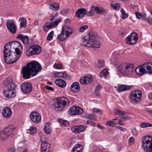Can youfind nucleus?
Wrapping results in <instances>:
<instances>
[{
	"instance_id": "nucleus-56",
	"label": "nucleus",
	"mask_w": 152,
	"mask_h": 152,
	"mask_svg": "<svg viewBox=\"0 0 152 152\" xmlns=\"http://www.w3.org/2000/svg\"><path fill=\"white\" fill-rule=\"evenodd\" d=\"M147 22L150 24H152V18L148 17L147 19Z\"/></svg>"
},
{
	"instance_id": "nucleus-55",
	"label": "nucleus",
	"mask_w": 152,
	"mask_h": 152,
	"mask_svg": "<svg viewBox=\"0 0 152 152\" xmlns=\"http://www.w3.org/2000/svg\"><path fill=\"white\" fill-rule=\"evenodd\" d=\"M62 67V66L61 64H56L55 66H53L54 68L59 69H61Z\"/></svg>"
},
{
	"instance_id": "nucleus-38",
	"label": "nucleus",
	"mask_w": 152,
	"mask_h": 152,
	"mask_svg": "<svg viewBox=\"0 0 152 152\" xmlns=\"http://www.w3.org/2000/svg\"><path fill=\"white\" fill-rule=\"evenodd\" d=\"M29 132L27 133H29L31 135H33L37 132V129L35 127L31 126L28 130Z\"/></svg>"
},
{
	"instance_id": "nucleus-34",
	"label": "nucleus",
	"mask_w": 152,
	"mask_h": 152,
	"mask_svg": "<svg viewBox=\"0 0 152 152\" xmlns=\"http://www.w3.org/2000/svg\"><path fill=\"white\" fill-rule=\"evenodd\" d=\"M83 147L80 144H77L73 148L72 152H82Z\"/></svg>"
},
{
	"instance_id": "nucleus-62",
	"label": "nucleus",
	"mask_w": 152,
	"mask_h": 152,
	"mask_svg": "<svg viewBox=\"0 0 152 152\" xmlns=\"http://www.w3.org/2000/svg\"><path fill=\"white\" fill-rule=\"evenodd\" d=\"M93 152H103V151L102 150L98 149L95 150Z\"/></svg>"
},
{
	"instance_id": "nucleus-1",
	"label": "nucleus",
	"mask_w": 152,
	"mask_h": 152,
	"mask_svg": "<svg viewBox=\"0 0 152 152\" xmlns=\"http://www.w3.org/2000/svg\"><path fill=\"white\" fill-rule=\"evenodd\" d=\"M41 69V66L37 62H31L27 63L22 69V73L24 78H29L31 75L34 76Z\"/></svg>"
},
{
	"instance_id": "nucleus-3",
	"label": "nucleus",
	"mask_w": 152,
	"mask_h": 152,
	"mask_svg": "<svg viewBox=\"0 0 152 152\" xmlns=\"http://www.w3.org/2000/svg\"><path fill=\"white\" fill-rule=\"evenodd\" d=\"M83 45L86 47L98 48L99 47L100 43L98 40V37L95 33H89L87 35L83 37Z\"/></svg>"
},
{
	"instance_id": "nucleus-10",
	"label": "nucleus",
	"mask_w": 152,
	"mask_h": 152,
	"mask_svg": "<svg viewBox=\"0 0 152 152\" xmlns=\"http://www.w3.org/2000/svg\"><path fill=\"white\" fill-rule=\"evenodd\" d=\"M15 129V127L12 126L6 127L0 132V138L4 140L8 137H11L14 134V130Z\"/></svg>"
},
{
	"instance_id": "nucleus-22",
	"label": "nucleus",
	"mask_w": 152,
	"mask_h": 152,
	"mask_svg": "<svg viewBox=\"0 0 152 152\" xmlns=\"http://www.w3.org/2000/svg\"><path fill=\"white\" fill-rule=\"evenodd\" d=\"M115 113L116 115H119L123 119L129 120L131 118L129 116L126 115L124 112L119 110H115Z\"/></svg>"
},
{
	"instance_id": "nucleus-14",
	"label": "nucleus",
	"mask_w": 152,
	"mask_h": 152,
	"mask_svg": "<svg viewBox=\"0 0 152 152\" xmlns=\"http://www.w3.org/2000/svg\"><path fill=\"white\" fill-rule=\"evenodd\" d=\"M138 37L137 34L135 32H133L130 34L126 39V42L127 43L133 45L137 41Z\"/></svg>"
},
{
	"instance_id": "nucleus-26",
	"label": "nucleus",
	"mask_w": 152,
	"mask_h": 152,
	"mask_svg": "<svg viewBox=\"0 0 152 152\" xmlns=\"http://www.w3.org/2000/svg\"><path fill=\"white\" fill-rule=\"evenodd\" d=\"M71 91L74 92H77L80 90V86L78 83L77 82H74L70 87Z\"/></svg>"
},
{
	"instance_id": "nucleus-23",
	"label": "nucleus",
	"mask_w": 152,
	"mask_h": 152,
	"mask_svg": "<svg viewBox=\"0 0 152 152\" xmlns=\"http://www.w3.org/2000/svg\"><path fill=\"white\" fill-rule=\"evenodd\" d=\"M2 113L4 117L5 118H8L11 115L12 111L10 108L7 107L3 109Z\"/></svg>"
},
{
	"instance_id": "nucleus-16",
	"label": "nucleus",
	"mask_w": 152,
	"mask_h": 152,
	"mask_svg": "<svg viewBox=\"0 0 152 152\" xmlns=\"http://www.w3.org/2000/svg\"><path fill=\"white\" fill-rule=\"evenodd\" d=\"M7 27L10 32L13 34H15L17 30L16 27L12 20H8L6 23Z\"/></svg>"
},
{
	"instance_id": "nucleus-47",
	"label": "nucleus",
	"mask_w": 152,
	"mask_h": 152,
	"mask_svg": "<svg viewBox=\"0 0 152 152\" xmlns=\"http://www.w3.org/2000/svg\"><path fill=\"white\" fill-rule=\"evenodd\" d=\"M106 124L107 126L113 127L116 124V123L115 122L109 121L107 122Z\"/></svg>"
},
{
	"instance_id": "nucleus-20",
	"label": "nucleus",
	"mask_w": 152,
	"mask_h": 152,
	"mask_svg": "<svg viewBox=\"0 0 152 152\" xmlns=\"http://www.w3.org/2000/svg\"><path fill=\"white\" fill-rule=\"evenodd\" d=\"M136 74L139 75H141L147 73L146 70L144 67V64L141 66L137 67L135 70Z\"/></svg>"
},
{
	"instance_id": "nucleus-24",
	"label": "nucleus",
	"mask_w": 152,
	"mask_h": 152,
	"mask_svg": "<svg viewBox=\"0 0 152 152\" xmlns=\"http://www.w3.org/2000/svg\"><path fill=\"white\" fill-rule=\"evenodd\" d=\"M84 129V127L83 125L74 126L72 128V132L75 133H78L83 132Z\"/></svg>"
},
{
	"instance_id": "nucleus-11",
	"label": "nucleus",
	"mask_w": 152,
	"mask_h": 152,
	"mask_svg": "<svg viewBox=\"0 0 152 152\" xmlns=\"http://www.w3.org/2000/svg\"><path fill=\"white\" fill-rule=\"evenodd\" d=\"M41 51V48L39 46L34 45L30 46L26 52L27 56H30L35 54H38Z\"/></svg>"
},
{
	"instance_id": "nucleus-21",
	"label": "nucleus",
	"mask_w": 152,
	"mask_h": 152,
	"mask_svg": "<svg viewBox=\"0 0 152 152\" xmlns=\"http://www.w3.org/2000/svg\"><path fill=\"white\" fill-rule=\"evenodd\" d=\"M86 11L85 8H80L75 13V16L77 18H83L86 13Z\"/></svg>"
},
{
	"instance_id": "nucleus-8",
	"label": "nucleus",
	"mask_w": 152,
	"mask_h": 152,
	"mask_svg": "<svg viewBox=\"0 0 152 152\" xmlns=\"http://www.w3.org/2000/svg\"><path fill=\"white\" fill-rule=\"evenodd\" d=\"M53 105H51L53 107H57L58 110H61L62 107L66 105H68L69 101L68 99L65 97H62L56 99L52 102Z\"/></svg>"
},
{
	"instance_id": "nucleus-5",
	"label": "nucleus",
	"mask_w": 152,
	"mask_h": 152,
	"mask_svg": "<svg viewBox=\"0 0 152 152\" xmlns=\"http://www.w3.org/2000/svg\"><path fill=\"white\" fill-rule=\"evenodd\" d=\"M74 28L70 26L64 25L62 26L61 33L59 35L58 39L60 41L66 39L73 32Z\"/></svg>"
},
{
	"instance_id": "nucleus-63",
	"label": "nucleus",
	"mask_w": 152,
	"mask_h": 152,
	"mask_svg": "<svg viewBox=\"0 0 152 152\" xmlns=\"http://www.w3.org/2000/svg\"><path fill=\"white\" fill-rule=\"evenodd\" d=\"M148 98L150 99H152V92H151L148 94Z\"/></svg>"
},
{
	"instance_id": "nucleus-43",
	"label": "nucleus",
	"mask_w": 152,
	"mask_h": 152,
	"mask_svg": "<svg viewBox=\"0 0 152 152\" xmlns=\"http://www.w3.org/2000/svg\"><path fill=\"white\" fill-rule=\"evenodd\" d=\"M111 6L113 9L115 10H118L120 8V4L117 3L114 4H111Z\"/></svg>"
},
{
	"instance_id": "nucleus-39",
	"label": "nucleus",
	"mask_w": 152,
	"mask_h": 152,
	"mask_svg": "<svg viewBox=\"0 0 152 152\" xmlns=\"http://www.w3.org/2000/svg\"><path fill=\"white\" fill-rule=\"evenodd\" d=\"M88 26L87 25H85L81 26L78 29V31L80 32H83L84 31L88 29Z\"/></svg>"
},
{
	"instance_id": "nucleus-42",
	"label": "nucleus",
	"mask_w": 152,
	"mask_h": 152,
	"mask_svg": "<svg viewBox=\"0 0 152 152\" xmlns=\"http://www.w3.org/2000/svg\"><path fill=\"white\" fill-rule=\"evenodd\" d=\"M47 137L45 135L42 136L40 139L41 144H42L43 143H48L47 142Z\"/></svg>"
},
{
	"instance_id": "nucleus-54",
	"label": "nucleus",
	"mask_w": 152,
	"mask_h": 152,
	"mask_svg": "<svg viewBox=\"0 0 152 152\" xmlns=\"http://www.w3.org/2000/svg\"><path fill=\"white\" fill-rule=\"evenodd\" d=\"M9 152H15V149L14 147H9L8 149Z\"/></svg>"
},
{
	"instance_id": "nucleus-51",
	"label": "nucleus",
	"mask_w": 152,
	"mask_h": 152,
	"mask_svg": "<svg viewBox=\"0 0 152 152\" xmlns=\"http://www.w3.org/2000/svg\"><path fill=\"white\" fill-rule=\"evenodd\" d=\"M104 65V62L103 60H99L98 62V66L99 67H101L103 66Z\"/></svg>"
},
{
	"instance_id": "nucleus-17",
	"label": "nucleus",
	"mask_w": 152,
	"mask_h": 152,
	"mask_svg": "<svg viewBox=\"0 0 152 152\" xmlns=\"http://www.w3.org/2000/svg\"><path fill=\"white\" fill-rule=\"evenodd\" d=\"M83 112L82 109L78 106H73L70 108L69 113L71 115H80Z\"/></svg>"
},
{
	"instance_id": "nucleus-59",
	"label": "nucleus",
	"mask_w": 152,
	"mask_h": 152,
	"mask_svg": "<svg viewBox=\"0 0 152 152\" xmlns=\"http://www.w3.org/2000/svg\"><path fill=\"white\" fill-rule=\"evenodd\" d=\"M58 15V14H57V13H56L55 14V15L54 16H52L51 17V19H50V20L51 21H52L53 20L54 18H56V17Z\"/></svg>"
},
{
	"instance_id": "nucleus-2",
	"label": "nucleus",
	"mask_w": 152,
	"mask_h": 152,
	"mask_svg": "<svg viewBox=\"0 0 152 152\" xmlns=\"http://www.w3.org/2000/svg\"><path fill=\"white\" fill-rule=\"evenodd\" d=\"M3 85L6 88L3 92L4 96L8 98L14 97L16 95L15 90L17 86L13 82L12 79H6L3 82Z\"/></svg>"
},
{
	"instance_id": "nucleus-64",
	"label": "nucleus",
	"mask_w": 152,
	"mask_h": 152,
	"mask_svg": "<svg viewBox=\"0 0 152 152\" xmlns=\"http://www.w3.org/2000/svg\"><path fill=\"white\" fill-rule=\"evenodd\" d=\"M97 126L99 129H103V127L101 125L98 124L97 125Z\"/></svg>"
},
{
	"instance_id": "nucleus-31",
	"label": "nucleus",
	"mask_w": 152,
	"mask_h": 152,
	"mask_svg": "<svg viewBox=\"0 0 152 152\" xmlns=\"http://www.w3.org/2000/svg\"><path fill=\"white\" fill-rule=\"evenodd\" d=\"M19 21L20 22V28H25L26 27L27 21L24 18L22 17L19 18Z\"/></svg>"
},
{
	"instance_id": "nucleus-50",
	"label": "nucleus",
	"mask_w": 152,
	"mask_h": 152,
	"mask_svg": "<svg viewBox=\"0 0 152 152\" xmlns=\"http://www.w3.org/2000/svg\"><path fill=\"white\" fill-rule=\"evenodd\" d=\"M131 132L132 135L134 136H137V131L135 128H134L132 130Z\"/></svg>"
},
{
	"instance_id": "nucleus-6",
	"label": "nucleus",
	"mask_w": 152,
	"mask_h": 152,
	"mask_svg": "<svg viewBox=\"0 0 152 152\" xmlns=\"http://www.w3.org/2000/svg\"><path fill=\"white\" fill-rule=\"evenodd\" d=\"M134 66L133 64L126 63L121 64L119 66L118 70L120 72L124 75H131Z\"/></svg>"
},
{
	"instance_id": "nucleus-41",
	"label": "nucleus",
	"mask_w": 152,
	"mask_h": 152,
	"mask_svg": "<svg viewBox=\"0 0 152 152\" xmlns=\"http://www.w3.org/2000/svg\"><path fill=\"white\" fill-rule=\"evenodd\" d=\"M86 118L92 120H95L96 118V116L91 114H86Z\"/></svg>"
},
{
	"instance_id": "nucleus-44",
	"label": "nucleus",
	"mask_w": 152,
	"mask_h": 152,
	"mask_svg": "<svg viewBox=\"0 0 152 152\" xmlns=\"http://www.w3.org/2000/svg\"><path fill=\"white\" fill-rule=\"evenodd\" d=\"M54 32L53 31H51L47 35V39L48 41L51 40L53 36Z\"/></svg>"
},
{
	"instance_id": "nucleus-18",
	"label": "nucleus",
	"mask_w": 152,
	"mask_h": 152,
	"mask_svg": "<svg viewBox=\"0 0 152 152\" xmlns=\"http://www.w3.org/2000/svg\"><path fill=\"white\" fill-rule=\"evenodd\" d=\"M30 117L32 121L36 123H39L41 119L40 115L36 112L31 113L30 114Z\"/></svg>"
},
{
	"instance_id": "nucleus-49",
	"label": "nucleus",
	"mask_w": 152,
	"mask_h": 152,
	"mask_svg": "<svg viewBox=\"0 0 152 152\" xmlns=\"http://www.w3.org/2000/svg\"><path fill=\"white\" fill-rule=\"evenodd\" d=\"M102 88V87L100 86H97L96 88V89H95V94L96 95L98 96L100 95V93L99 92V91Z\"/></svg>"
},
{
	"instance_id": "nucleus-61",
	"label": "nucleus",
	"mask_w": 152,
	"mask_h": 152,
	"mask_svg": "<svg viewBox=\"0 0 152 152\" xmlns=\"http://www.w3.org/2000/svg\"><path fill=\"white\" fill-rule=\"evenodd\" d=\"M134 139L133 137H131L129 139V141L131 142H134Z\"/></svg>"
},
{
	"instance_id": "nucleus-28",
	"label": "nucleus",
	"mask_w": 152,
	"mask_h": 152,
	"mask_svg": "<svg viewBox=\"0 0 152 152\" xmlns=\"http://www.w3.org/2000/svg\"><path fill=\"white\" fill-rule=\"evenodd\" d=\"M57 77H62L64 79L68 80L69 79L70 77L68 76L65 72H59L55 73Z\"/></svg>"
},
{
	"instance_id": "nucleus-33",
	"label": "nucleus",
	"mask_w": 152,
	"mask_h": 152,
	"mask_svg": "<svg viewBox=\"0 0 152 152\" xmlns=\"http://www.w3.org/2000/svg\"><path fill=\"white\" fill-rule=\"evenodd\" d=\"M50 9L55 11H56L58 10L59 8V4L57 3H54L49 5Z\"/></svg>"
},
{
	"instance_id": "nucleus-9",
	"label": "nucleus",
	"mask_w": 152,
	"mask_h": 152,
	"mask_svg": "<svg viewBox=\"0 0 152 152\" xmlns=\"http://www.w3.org/2000/svg\"><path fill=\"white\" fill-rule=\"evenodd\" d=\"M142 146L147 152H152V137L146 136L142 138Z\"/></svg>"
},
{
	"instance_id": "nucleus-15",
	"label": "nucleus",
	"mask_w": 152,
	"mask_h": 152,
	"mask_svg": "<svg viewBox=\"0 0 152 152\" xmlns=\"http://www.w3.org/2000/svg\"><path fill=\"white\" fill-rule=\"evenodd\" d=\"M32 85L30 83L28 82H24L21 85V89L22 91L25 94H28L32 91Z\"/></svg>"
},
{
	"instance_id": "nucleus-60",
	"label": "nucleus",
	"mask_w": 152,
	"mask_h": 152,
	"mask_svg": "<svg viewBox=\"0 0 152 152\" xmlns=\"http://www.w3.org/2000/svg\"><path fill=\"white\" fill-rule=\"evenodd\" d=\"M46 89L47 90L52 91L53 90V88L51 87L48 86H46Z\"/></svg>"
},
{
	"instance_id": "nucleus-36",
	"label": "nucleus",
	"mask_w": 152,
	"mask_h": 152,
	"mask_svg": "<svg viewBox=\"0 0 152 152\" xmlns=\"http://www.w3.org/2000/svg\"><path fill=\"white\" fill-rule=\"evenodd\" d=\"M109 73L106 69H104L100 73V75L101 77L106 78L108 75Z\"/></svg>"
},
{
	"instance_id": "nucleus-13",
	"label": "nucleus",
	"mask_w": 152,
	"mask_h": 152,
	"mask_svg": "<svg viewBox=\"0 0 152 152\" xmlns=\"http://www.w3.org/2000/svg\"><path fill=\"white\" fill-rule=\"evenodd\" d=\"M61 21V19L60 18H58L56 19L54 22L46 23L43 27V30L47 32L49 29L56 27Z\"/></svg>"
},
{
	"instance_id": "nucleus-40",
	"label": "nucleus",
	"mask_w": 152,
	"mask_h": 152,
	"mask_svg": "<svg viewBox=\"0 0 152 152\" xmlns=\"http://www.w3.org/2000/svg\"><path fill=\"white\" fill-rule=\"evenodd\" d=\"M136 16L137 18L138 19H140L141 18H145V19L146 20L145 18H146V15L145 14H144L142 16V14L140 12H136L135 13Z\"/></svg>"
},
{
	"instance_id": "nucleus-12",
	"label": "nucleus",
	"mask_w": 152,
	"mask_h": 152,
	"mask_svg": "<svg viewBox=\"0 0 152 152\" xmlns=\"http://www.w3.org/2000/svg\"><path fill=\"white\" fill-rule=\"evenodd\" d=\"M141 92L140 91L137 90L132 91L129 96L131 102L133 103H136L140 99Z\"/></svg>"
},
{
	"instance_id": "nucleus-46",
	"label": "nucleus",
	"mask_w": 152,
	"mask_h": 152,
	"mask_svg": "<svg viewBox=\"0 0 152 152\" xmlns=\"http://www.w3.org/2000/svg\"><path fill=\"white\" fill-rule=\"evenodd\" d=\"M59 122L65 126H66L69 125L68 121L66 120L61 119L59 120Z\"/></svg>"
},
{
	"instance_id": "nucleus-35",
	"label": "nucleus",
	"mask_w": 152,
	"mask_h": 152,
	"mask_svg": "<svg viewBox=\"0 0 152 152\" xmlns=\"http://www.w3.org/2000/svg\"><path fill=\"white\" fill-rule=\"evenodd\" d=\"M91 10L93 12H95L96 13L100 14L103 12V10L99 7L93 6L91 8Z\"/></svg>"
},
{
	"instance_id": "nucleus-7",
	"label": "nucleus",
	"mask_w": 152,
	"mask_h": 152,
	"mask_svg": "<svg viewBox=\"0 0 152 152\" xmlns=\"http://www.w3.org/2000/svg\"><path fill=\"white\" fill-rule=\"evenodd\" d=\"M6 45L11 50H12V51H15L17 58H19L22 51V47L21 44L18 42L15 41L9 43Z\"/></svg>"
},
{
	"instance_id": "nucleus-32",
	"label": "nucleus",
	"mask_w": 152,
	"mask_h": 152,
	"mask_svg": "<svg viewBox=\"0 0 152 152\" xmlns=\"http://www.w3.org/2000/svg\"><path fill=\"white\" fill-rule=\"evenodd\" d=\"M17 38L21 40L24 44L27 43L28 40V37L27 36H23L21 34H19L17 37Z\"/></svg>"
},
{
	"instance_id": "nucleus-30",
	"label": "nucleus",
	"mask_w": 152,
	"mask_h": 152,
	"mask_svg": "<svg viewBox=\"0 0 152 152\" xmlns=\"http://www.w3.org/2000/svg\"><path fill=\"white\" fill-rule=\"evenodd\" d=\"M144 67L146 70L147 73L152 74V63H147L144 64Z\"/></svg>"
},
{
	"instance_id": "nucleus-57",
	"label": "nucleus",
	"mask_w": 152,
	"mask_h": 152,
	"mask_svg": "<svg viewBox=\"0 0 152 152\" xmlns=\"http://www.w3.org/2000/svg\"><path fill=\"white\" fill-rule=\"evenodd\" d=\"M123 121H121V119H119L118 120V121L117 122V124L118 125H119L121 126H123L124 125V123H122L121 122Z\"/></svg>"
},
{
	"instance_id": "nucleus-37",
	"label": "nucleus",
	"mask_w": 152,
	"mask_h": 152,
	"mask_svg": "<svg viewBox=\"0 0 152 152\" xmlns=\"http://www.w3.org/2000/svg\"><path fill=\"white\" fill-rule=\"evenodd\" d=\"M44 130L45 132L47 134H49L51 131L48 123H46L45 124Z\"/></svg>"
},
{
	"instance_id": "nucleus-48",
	"label": "nucleus",
	"mask_w": 152,
	"mask_h": 152,
	"mask_svg": "<svg viewBox=\"0 0 152 152\" xmlns=\"http://www.w3.org/2000/svg\"><path fill=\"white\" fill-rule=\"evenodd\" d=\"M140 126L142 128L152 127V124L146 123H142L141 124Z\"/></svg>"
},
{
	"instance_id": "nucleus-19",
	"label": "nucleus",
	"mask_w": 152,
	"mask_h": 152,
	"mask_svg": "<svg viewBox=\"0 0 152 152\" xmlns=\"http://www.w3.org/2000/svg\"><path fill=\"white\" fill-rule=\"evenodd\" d=\"M93 78L91 76L89 75L83 77L80 80V83L83 85L88 84L93 81Z\"/></svg>"
},
{
	"instance_id": "nucleus-29",
	"label": "nucleus",
	"mask_w": 152,
	"mask_h": 152,
	"mask_svg": "<svg viewBox=\"0 0 152 152\" xmlns=\"http://www.w3.org/2000/svg\"><path fill=\"white\" fill-rule=\"evenodd\" d=\"M55 83L56 85L61 88H64L65 87L66 83L65 82L61 79H57L56 80Z\"/></svg>"
},
{
	"instance_id": "nucleus-4",
	"label": "nucleus",
	"mask_w": 152,
	"mask_h": 152,
	"mask_svg": "<svg viewBox=\"0 0 152 152\" xmlns=\"http://www.w3.org/2000/svg\"><path fill=\"white\" fill-rule=\"evenodd\" d=\"M4 57L5 62L8 64H11L15 62L19 58H17V56L15 53L12 52L8 46L5 45L3 51Z\"/></svg>"
},
{
	"instance_id": "nucleus-53",
	"label": "nucleus",
	"mask_w": 152,
	"mask_h": 152,
	"mask_svg": "<svg viewBox=\"0 0 152 152\" xmlns=\"http://www.w3.org/2000/svg\"><path fill=\"white\" fill-rule=\"evenodd\" d=\"M115 128L117 129H119L123 131H127V130L125 128H124L120 126H117L115 127Z\"/></svg>"
},
{
	"instance_id": "nucleus-25",
	"label": "nucleus",
	"mask_w": 152,
	"mask_h": 152,
	"mask_svg": "<svg viewBox=\"0 0 152 152\" xmlns=\"http://www.w3.org/2000/svg\"><path fill=\"white\" fill-rule=\"evenodd\" d=\"M50 145L48 143H43L41 144V152H49Z\"/></svg>"
},
{
	"instance_id": "nucleus-52",
	"label": "nucleus",
	"mask_w": 152,
	"mask_h": 152,
	"mask_svg": "<svg viewBox=\"0 0 152 152\" xmlns=\"http://www.w3.org/2000/svg\"><path fill=\"white\" fill-rule=\"evenodd\" d=\"M93 111L94 112L96 113H99L100 114H102V110L96 108H94L93 109Z\"/></svg>"
},
{
	"instance_id": "nucleus-27",
	"label": "nucleus",
	"mask_w": 152,
	"mask_h": 152,
	"mask_svg": "<svg viewBox=\"0 0 152 152\" xmlns=\"http://www.w3.org/2000/svg\"><path fill=\"white\" fill-rule=\"evenodd\" d=\"M132 86L126 85H121L118 87L117 90L120 92L123 91L129 90L131 88Z\"/></svg>"
},
{
	"instance_id": "nucleus-58",
	"label": "nucleus",
	"mask_w": 152,
	"mask_h": 152,
	"mask_svg": "<svg viewBox=\"0 0 152 152\" xmlns=\"http://www.w3.org/2000/svg\"><path fill=\"white\" fill-rule=\"evenodd\" d=\"M145 110L149 113L152 114V110H151L148 108H146Z\"/></svg>"
},
{
	"instance_id": "nucleus-45",
	"label": "nucleus",
	"mask_w": 152,
	"mask_h": 152,
	"mask_svg": "<svg viewBox=\"0 0 152 152\" xmlns=\"http://www.w3.org/2000/svg\"><path fill=\"white\" fill-rule=\"evenodd\" d=\"M121 17L122 18L125 19L128 17V15L125 13V11L123 9H121Z\"/></svg>"
}]
</instances>
